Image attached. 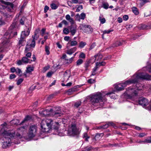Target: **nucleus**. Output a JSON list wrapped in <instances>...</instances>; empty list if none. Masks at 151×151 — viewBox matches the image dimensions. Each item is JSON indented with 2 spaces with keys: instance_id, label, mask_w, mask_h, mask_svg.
Segmentation results:
<instances>
[{
  "instance_id": "1",
  "label": "nucleus",
  "mask_w": 151,
  "mask_h": 151,
  "mask_svg": "<svg viewBox=\"0 0 151 151\" xmlns=\"http://www.w3.org/2000/svg\"><path fill=\"white\" fill-rule=\"evenodd\" d=\"M151 76L147 73H141L134 75L131 80L127 81L124 83L115 84L114 85L115 88L118 91L123 90L127 85L130 84L135 83L140 81L141 80L150 79Z\"/></svg>"
},
{
  "instance_id": "2",
  "label": "nucleus",
  "mask_w": 151,
  "mask_h": 151,
  "mask_svg": "<svg viewBox=\"0 0 151 151\" xmlns=\"http://www.w3.org/2000/svg\"><path fill=\"white\" fill-rule=\"evenodd\" d=\"M0 128V135L4 138L2 147L3 148H6L10 146L12 142V139L14 137V132L13 131L11 132L9 130H7L8 126L6 123L1 124Z\"/></svg>"
},
{
  "instance_id": "3",
  "label": "nucleus",
  "mask_w": 151,
  "mask_h": 151,
  "mask_svg": "<svg viewBox=\"0 0 151 151\" xmlns=\"http://www.w3.org/2000/svg\"><path fill=\"white\" fill-rule=\"evenodd\" d=\"M60 126L58 122H54L52 119L49 118L42 119L41 123L42 131L45 133L50 132L53 129L57 130Z\"/></svg>"
},
{
  "instance_id": "4",
  "label": "nucleus",
  "mask_w": 151,
  "mask_h": 151,
  "mask_svg": "<svg viewBox=\"0 0 151 151\" xmlns=\"http://www.w3.org/2000/svg\"><path fill=\"white\" fill-rule=\"evenodd\" d=\"M90 101L94 105L102 106L106 99L104 97L103 95L100 92H97L90 96Z\"/></svg>"
},
{
  "instance_id": "5",
  "label": "nucleus",
  "mask_w": 151,
  "mask_h": 151,
  "mask_svg": "<svg viewBox=\"0 0 151 151\" xmlns=\"http://www.w3.org/2000/svg\"><path fill=\"white\" fill-rule=\"evenodd\" d=\"M80 131L75 124H72L69 126L68 130V134L70 136H74L78 134Z\"/></svg>"
},
{
  "instance_id": "6",
  "label": "nucleus",
  "mask_w": 151,
  "mask_h": 151,
  "mask_svg": "<svg viewBox=\"0 0 151 151\" xmlns=\"http://www.w3.org/2000/svg\"><path fill=\"white\" fill-rule=\"evenodd\" d=\"M37 33L35 32V35L32 36L33 39L32 40H29L27 42V45L26 47L25 52H27L30 50L31 47H34L35 45V40H36L38 37H37Z\"/></svg>"
},
{
  "instance_id": "7",
  "label": "nucleus",
  "mask_w": 151,
  "mask_h": 151,
  "mask_svg": "<svg viewBox=\"0 0 151 151\" xmlns=\"http://www.w3.org/2000/svg\"><path fill=\"white\" fill-rule=\"evenodd\" d=\"M26 127L25 126L20 127L17 129L16 132L12 130L9 131L11 132L12 131L14 132V138H21L22 137L23 134L26 132Z\"/></svg>"
},
{
  "instance_id": "8",
  "label": "nucleus",
  "mask_w": 151,
  "mask_h": 151,
  "mask_svg": "<svg viewBox=\"0 0 151 151\" xmlns=\"http://www.w3.org/2000/svg\"><path fill=\"white\" fill-rule=\"evenodd\" d=\"M63 114V113L60 107H56L52 109V113L51 114V116L57 118L61 116Z\"/></svg>"
},
{
  "instance_id": "9",
  "label": "nucleus",
  "mask_w": 151,
  "mask_h": 151,
  "mask_svg": "<svg viewBox=\"0 0 151 151\" xmlns=\"http://www.w3.org/2000/svg\"><path fill=\"white\" fill-rule=\"evenodd\" d=\"M37 127L35 125H32L30 126L29 129L28 136L30 138L35 137L36 134Z\"/></svg>"
},
{
  "instance_id": "10",
  "label": "nucleus",
  "mask_w": 151,
  "mask_h": 151,
  "mask_svg": "<svg viewBox=\"0 0 151 151\" xmlns=\"http://www.w3.org/2000/svg\"><path fill=\"white\" fill-rule=\"evenodd\" d=\"M80 29L84 32L88 33L93 31V29L91 26L89 25H86L84 24H81L80 26Z\"/></svg>"
},
{
  "instance_id": "11",
  "label": "nucleus",
  "mask_w": 151,
  "mask_h": 151,
  "mask_svg": "<svg viewBox=\"0 0 151 151\" xmlns=\"http://www.w3.org/2000/svg\"><path fill=\"white\" fill-rule=\"evenodd\" d=\"M31 27L30 26L27 27L25 26L24 31L22 32L21 34V37L22 38H25L28 36L30 32Z\"/></svg>"
},
{
  "instance_id": "12",
  "label": "nucleus",
  "mask_w": 151,
  "mask_h": 151,
  "mask_svg": "<svg viewBox=\"0 0 151 151\" xmlns=\"http://www.w3.org/2000/svg\"><path fill=\"white\" fill-rule=\"evenodd\" d=\"M32 61V60L29 59L26 57H23L21 60H19L17 61V64L21 65L23 64H27L28 63H30Z\"/></svg>"
},
{
  "instance_id": "13",
  "label": "nucleus",
  "mask_w": 151,
  "mask_h": 151,
  "mask_svg": "<svg viewBox=\"0 0 151 151\" xmlns=\"http://www.w3.org/2000/svg\"><path fill=\"white\" fill-rule=\"evenodd\" d=\"M52 109H47L45 110H42L40 111L39 113L40 115L42 116H51V114L52 113Z\"/></svg>"
},
{
  "instance_id": "14",
  "label": "nucleus",
  "mask_w": 151,
  "mask_h": 151,
  "mask_svg": "<svg viewBox=\"0 0 151 151\" xmlns=\"http://www.w3.org/2000/svg\"><path fill=\"white\" fill-rule=\"evenodd\" d=\"M139 104L143 107L149 104V101L144 97L140 98L138 100Z\"/></svg>"
},
{
  "instance_id": "15",
  "label": "nucleus",
  "mask_w": 151,
  "mask_h": 151,
  "mask_svg": "<svg viewBox=\"0 0 151 151\" xmlns=\"http://www.w3.org/2000/svg\"><path fill=\"white\" fill-rule=\"evenodd\" d=\"M127 93L130 97L136 96L137 94V91L134 89L129 88V89L127 91Z\"/></svg>"
},
{
  "instance_id": "16",
  "label": "nucleus",
  "mask_w": 151,
  "mask_h": 151,
  "mask_svg": "<svg viewBox=\"0 0 151 151\" xmlns=\"http://www.w3.org/2000/svg\"><path fill=\"white\" fill-rule=\"evenodd\" d=\"M86 17V14L84 13H82L80 15L78 14L76 16V20L80 22L81 19H84Z\"/></svg>"
},
{
  "instance_id": "17",
  "label": "nucleus",
  "mask_w": 151,
  "mask_h": 151,
  "mask_svg": "<svg viewBox=\"0 0 151 151\" xmlns=\"http://www.w3.org/2000/svg\"><path fill=\"white\" fill-rule=\"evenodd\" d=\"M102 58V55L100 54H98L91 58V60H93V62L96 60L97 61L100 60Z\"/></svg>"
},
{
  "instance_id": "18",
  "label": "nucleus",
  "mask_w": 151,
  "mask_h": 151,
  "mask_svg": "<svg viewBox=\"0 0 151 151\" xmlns=\"http://www.w3.org/2000/svg\"><path fill=\"white\" fill-rule=\"evenodd\" d=\"M4 2V4L7 6L6 9L8 11H10L13 9L14 5L12 3L8 2Z\"/></svg>"
},
{
  "instance_id": "19",
  "label": "nucleus",
  "mask_w": 151,
  "mask_h": 151,
  "mask_svg": "<svg viewBox=\"0 0 151 151\" xmlns=\"http://www.w3.org/2000/svg\"><path fill=\"white\" fill-rule=\"evenodd\" d=\"M70 73L68 70L66 71L64 74V80L65 81H68L70 76Z\"/></svg>"
},
{
  "instance_id": "20",
  "label": "nucleus",
  "mask_w": 151,
  "mask_h": 151,
  "mask_svg": "<svg viewBox=\"0 0 151 151\" xmlns=\"http://www.w3.org/2000/svg\"><path fill=\"white\" fill-rule=\"evenodd\" d=\"M9 34L6 35V33H5L3 37L4 40L3 42V44H4L9 42Z\"/></svg>"
},
{
  "instance_id": "21",
  "label": "nucleus",
  "mask_w": 151,
  "mask_h": 151,
  "mask_svg": "<svg viewBox=\"0 0 151 151\" xmlns=\"http://www.w3.org/2000/svg\"><path fill=\"white\" fill-rule=\"evenodd\" d=\"M76 49L75 47L71 48L69 50H67L66 53L68 54L71 55L76 50Z\"/></svg>"
},
{
  "instance_id": "22",
  "label": "nucleus",
  "mask_w": 151,
  "mask_h": 151,
  "mask_svg": "<svg viewBox=\"0 0 151 151\" xmlns=\"http://www.w3.org/2000/svg\"><path fill=\"white\" fill-rule=\"evenodd\" d=\"M114 124L112 122H108L105 125H104L100 127V128H104L105 129L107 128L109 126H113Z\"/></svg>"
},
{
  "instance_id": "23",
  "label": "nucleus",
  "mask_w": 151,
  "mask_h": 151,
  "mask_svg": "<svg viewBox=\"0 0 151 151\" xmlns=\"http://www.w3.org/2000/svg\"><path fill=\"white\" fill-rule=\"evenodd\" d=\"M50 7L52 9L55 10L57 9L59 6L58 4H55L54 3H52L50 4Z\"/></svg>"
},
{
  "instance_id": "24",
  "label": "nucleus",
  "mask_w": 151,
  "mask_h": 151,
  "mask_svg": "<svg viewBox=\"0 0 151 151\" xmlns=\"http://www.w3.org/2000/svg\"><path fill=\"white\" fill-rule=\"evenodd\" d=\"M83 137L86 141H88V139L90 138V137L88 135L87 133H84L83 134Z\"/></svg>"
},
{
  "instance_id": "25",
  "label": "nucleus",
  "mask_w": 151,
  "mask_h": 151,
  "mask_svg": "<svg viewBox=\"0 0 151 151\" xmlns=\"http://www.w3.org/2000/svg\"><path fill=\"white\" fill-rule=\"evenodd\" d=\"M34 70V67L29 66L27 68L26 72L27 73H30Z\"/></svg>"
},
{
  "instance_id": "26",
  "label": "nucleus",
  "mask_w": 151,
  "mask_h": 151,
  "mask_svg": "<svg viewBox=\"0 0 151 151\" xmlns=\"http://www.w3.org/2000/svg\"><path fill=\"white\" fill-rule=\"evenodd\" d=\"M32 119L31 116L27 115L26 116L24 119L22 121V123H23L26 121L30 120Z\"/></svg>"
},
{
  "instance_id": "27",
  "label": "nucleus",
  "mask_w": 151,
  "mask_h": 151,
  "mask_svg": "<svg viewBox=\"0 0 151 151\" xmlns=\"http://www.w3.org/2000/svg\"><path fill=\"white\" fill-rule=\"evenodd\" d=\"M132 10L133 12L136 15H137L139 13V12L137 9L135 7L132 8Z\"/></svg>"
},
{
  "instance_id": "28",
  "label": "nucleus",
  "mask_w": 151,
  "mask_h": 151,
  "mask_svg": "<svg viewBox=\"0 0 151 151\" xmlns=\"http://www.w3.org/2000/svg\"><path fill=\"white\" fill-rule=\"evenodd\" d=\"M147 26L145 24H141L138 26V28L140 29H144L147 28Z\"/></svg>"
},
{
  "instance_id": "29",
  "label": "nucleus",
  "mask_w": 151,
  "mask_h": 151,
  "mask_svg": "<svg viewBox=\"0 0 151 151\" xmlns=\"http://www.w3.org/2000/svg\"><path fill=\"white\" fill-rule=\"evenodd\" d=\"M106 64V63L105 62H97L96 63V66H97L98 68L101 66H104Z\"/></svg>"
},
{
  "instance_id": "30",
  "label": "nucleus",
  "mask_w": 151,
  "mask_h": 151,
  "mask_svg": "<svg viewBox=\"0 0 151 151\" xmlns=\"http://www.w3.org/2000/svg\"><path fill=\"white\" fill-rule=\"evenodd\" d=\"M76 32V28L72 27L70 29V32L72 35H74Z\"/></svg>"
},
{
  "instance_id": "31",
  "label": "nucleus",
  "mask_w": 151,
  "mask_h": 151,
  "mask_svg": "<svg viewBox=\"0 0 151 151\" xmlns=\"http://www.w3.org/2000/svg\"><path fill=\"white\" fill-rule=\"evenodd\" d=\"M10 123L11 124H17L19 123V121L18 119H16L12 120L10 122Z\"/></svg>"
},
{
  "instance_id": "32",
  "label": "nucleus",
  "mask_w": 151,
  "mask_h": 151,
  "mask_svg": "<svg viewBox=\"0 0 151 151\" xmlns=\"http://www.w3.org/2000/svg\"><path fill=\"white\" fill-rule=\"evenodd\" d=\"M24 38H21H21L20 40L19 41V45L20 46H21L22 45H23V43L24 42Z\"/></svg>"
},
{
  "instance_id": "33",
  "label": "nucleus",
  "mask_w": 151,
  "mask_h": 151,
  "mask_svg": "<svg viewBox=\"0 0 151 151\" xmlns=\"http://www.w3.org/2000/svg\"><path fill=\"white\" fill-rule=\"evenodd\" d=\"M136 87L137 88V90H141L143 88V86L142 85H140L139 83H137L136 84Z\"/></svg>"
},
{
  "instance_id": "34",
  "label": "nucleus",
  "mask_w": 151,
  "mask_h": 151,
  "mask_svg": "<svg viewBox=\"0 0 151 151\" xmlns=\"http://www.w3.org/2000/svg\"><path fill=\"white\" fill-rule=\"evenodd\" d=\"M76 89L75 88H72L69 89L67 92V93L68 95L71 94L73 92L75 91Z\"/></svg>"
},
{
  "instance_id": "35",
  "label": "nucleus",
  "mask_w": 151,
  "mask_h": 151,
  "mask_svg": "<svg viewBox=\"0 0 151 151\" xmlns=\"http://www.w3.org/2000/svg\"><path fill=\"white\" fill-rule=\"evenodd\" d=\"M109 4L106 2L104 3L102 5V7L105 9H107L109 8Z\"/></svg>"
},
{
  "instance_id": "36",
  "label": "nucleus",
  "mask_w": 151,
  "mask_h": 151,
  "mask_svg": "<svg viewBox=\"0 0 151 151\" xmlns=\"http://www.w3.org/2000/svg\"><path fill=\"white\" fill-rule=\"evenodd\" d=\"M74 57H71L70 59H65V60H66V62L67 63L70 64L72 63V61L73 60V59H74Z\"/></svg>"
},
{
  "instance_id": "37",
  "label": "nucleus",
  "mask_w": 151,
  "mask_h": 151,
  "mask_svg": "<svg viewBox=\"0 0 151 151\" xmlns=\"http://www.w3.org/2000/svg\"><path fill=\"white\" fill-rule=\"evenodd\" d=\"M86 45V43L85 42H81L79 43V47L80 48H83Z\"/></svg>"
},
{
  "instance_id": "38",
  "label": "nucleus",
  "mask_w": 151,
  "mask_h": 151,
  "mask_svg": "<svg viewBox=\"0 0 151 151\" xmlns=\"http://www.w3.org/2000/svg\"><path fill=\"white\" fill-rule=\"evenodd\" d=\"M83 62V60L81 59H79L76 61V65L79 66Z\"/></svg>"
},
{
  "instance_id": "39",
  "label": "nucleus",
  "mask_w": 151,
  "mask_h": 151,
  "mask_svg": "<svg viewBox=\"0 0 151 151\" xmlns=\"http://www.w3.org/2000/svg\"><path fill=\"white\" fill-rule=\"evenodd\" d=\"M78 44L77 41L75 40H73L70 41V45L72 46H74L77 45Z\"/></svg>"
},
{
  "instance_id": "40",
  "label": "nucleus",
  "mask_w": 151,
  "mask_h": 151,
  "mask_svg": "<svg viewBox=\"0 0 151 151\" xmlns=\"http://www.w3.org/2000/svg\"><path fill=\"white\" fill-rule=\"evenodd\" d=\"M50 47L49 46H46L45 47V51L46 53V54L47 55H49L50 53V52L49 51L50 50Z\"/></svg>"
},
{
  "instance_id": "41",
  "label": "nucleus",
  "mask_w": 151,
  "mask_h": 151,
  "mask_svg": "<svg viewBox=\"0 0 151 151\" xmlns=\"http://www.w3.org/2000/svg\"><path fill=\"white\" fill-rule=\"evenodd\" d=\"M16 72L17 74L19 75V76H21L22 71L20 69L18 68H17L16 71Z\"/></svg>"
},
{
  "instance_id": "42",
  "label": "nucleus",
  "mask_w": 151,
  "mask_h": 151,
  "mask_svg": "<svg viewBox=\"0 0 151 151\" xmlns=\"http://www.w3.org/2000/svg\"><path fill=\"white\" fill-rule=\"evenodd\" d=\"M79 57L83 59H85L86 57V55L83 52H81L80 53Z\"/></svg>"
},
{
  "instance_id": "43",
  "label": "nucleus",
  "mask_w": 151,
  "mask_h": 151,
  "mask_svg": "<svg viewBox=\"0 0 151 151\" xmlns=\"http://www.w3.org/2000/svg\"><path fill=\"white\" fill-rule=\"evenodd\" d=\"M63 33L65 35L68 34L69 32V31L68 29L65 28L63 30Z\"/></svg>"
},
{
  "instance_id": "44",
  "label": "nucleus",
  "mask_w": 151,
  "mask_h": 151,
  "mask_svg": "<svg viewBox=\"0 0 151 151\" xmlns=\"http://www.w3.org/2000/svg\"><path fill=\"white\" fill-rule=\"evenodd\" d=\"M99 20L101 24H104L106 20L104 18H101V17H99Z\"/></svg>"
},
{
  "instance_id": "45",
  "label": "nucleus",
  "mask_w": 151,
  "mask_h": 151,
  "mask_svg": "<svg viewBox=\"0 0 151 151\" xmlns=\"http://www.w3.org/2000/svg\"><path fill=\"white\" fill-rule=\"evenodd\" d=\"M147 2V0H141V2L140 3V6H142L145 3Z\"/></svg>"
},
{
  "instance_id": "46",
  "label": "nucleus",
  "mask_w": 151,
  "mask_h": 151,
  "mask_svg": "<svg viewBox=\"0 0 151 151\" xmlns=\"http://www.w3.org/2000/svg\"><path fill=\"white\" fill-rule=\"evenodd\" d=\"M90 63L88 62H87L85 64V70H88V68L89 66Z\"/></svg>"
},
{
  "instance_id": "47",
  "label": "nucleus",
  "mask_w": 151,
  "mask_h": 151,
  "mask_svg": "<svg viewBox=\"0 0 151 151\" xmlns=\"http://www.w3.org/2000/svg\"><path fill=\"white\" fill-rule=\"evenodd\" d=\"M93 150L92 147H87L85 149V151H91Z\"/></svg>"
},
{
  "instance_id": "48",
  "label": "nucleus",
  "mask_w": 151,
  "mask_h": 151,
  "mask_svg": "<svg viewBox=\"0 0 151 151\" xmlns=\"http://www.w3.org/2000/svg\"><path fill=\"white\" fill-rule=\"evenodd\" d=\"M82 9L83 6L81 5H79L76 9V12H79Z\"/></svg>"
},
{
  "instance_id": "49",
  "label": "nucleus",
  "mask_w": 151,
  "mask_h": 151,
  "mask_svg": "<svg viewBox=\"0 0 151 151\" xmlns=\"http://www.w3.org/2000/svg\"><path fill=\"white\" fill-rule=\"evenodd\" d=\"M23 79L22 78H20L18 79L17 82V85H19L23 81Z\"/></svg>"
},
{
  "instance_id": "50",
  "label": "nucleus",
  "mask_w": 151,
  "mask_h": 151,
  "mask_svg": "<svg viewBox=\"0 0 151 151\" xmlns=\"http://www.w3.org/2000/svg\"><path fill=\"white\" fill-rule=\"evenodd\" d=\"M112 31H113V30H112V29H109V30H104L103 32V33H104V34H106V33H107V34H109L110 32H112Z\"/></svg>"
},
{
  "instance_id": "51",
  "label": "nucleus",
  "mask_w": 151,
  "mask_h": 151,
  "mask_svg": "<svg viewBox=\"0 0 151 151\" xmlns=\"http://www.w3.org/2000/svg\"><path fill=\"white\" fill-rule=\"evenodd\" d=\"M25 20V18L23 17L21 18L20 20V23L22 25H24V21Z\"/></svg>"
},
{
  "instance_id": "52",
  "label": "nucleus",
  "mask_w": 151,
  "mask_h": 151,
  "mask_svg": "<svg viewBox=\"0 0 151 151\" xmlns=\"http://www.w3.org/2000/svg\"><path fill=\"white\" fill-rule=\"evenodd\" d=\"M25 52L27 53L25 55L26 57L28 58H29L30 57L31 55V53L30 52H26L25 51Z\"/></svg>"
},
{
  "instance_id": "53",
  "label": "nucleus",
  "mask_w": 151,
  "mask_h": 151,
  "mask_svg": "<svg viewBox=\"0 0 151 151\" xmlns=\"http://www.w3.org/2000/svg\"><path fill=\"white\" fill-rule=\"evenodd\" d=\"M81 104V102L80 101H78L75 103V106L76 107H79Z\"/></svg>"
},
{
  "instance_id": "54",
  "label": "nucleus",
  "mask_w": 151,
  "mask_h": 151,
  "mask_svg": "<svg viewBox=\"0 0 151 151\" xmlns=\"http://www.w3.org/2000/svg\"><path fill=\"white\" fill-rule=\"evenodd\" d=\"M88 82L89 83H92L95 82V81L94 79L91 78L88 80Z\"/></svg>"
},
{
  "instance_id": "55",
  "label": "nucleus",
  "mask_w": 151,
  "mask_h": 151,
  "mask_svg": "<svg viewBox=\"0 0 151 151\" xmlns=\"http://www.w3.org/2000/svg\"><path fill=\"white\" fill-rule=\"evenodd\" d=\"M129 17L127 15H124L123 17V19L124 20L127 21Z\"/></svg>"
},
{
  "instance_id": "56",
  "label": "nucleus",
  "mask_w": 151,
  "mask_h": 151,
  "mask_svg": "<svg viewBox=\"0 0 151 151\" xmlns=\"http://www.w3.org/2000/svg\"><path fill=\"white\" fill-rule=\"evenodd\" d=\"M49 7L47 6H45V7L44 9V12L45 13H46L47 11L49 10Z\"/></svg>"
},
{
  "instance_id": "57",
  "label": "nucleus",
  "mask_w": 151,
  "mask_h": 151,
  "mask_svg": "<svg viewBox=\"0 0 151 151\" xmlns=\"http://www.w3.org/2000/svg\"><path fill=\"white\" fill-rule=\"evenodd\" d=\"M52 74V72H49L47 73V76L48 77H50L51 76Z\"/></svg>"
},
{
  "instance_id": "58",
  "label": "nucleus",
  "mask_w": 151,
  "mask_h": 151,
  "mask_svg": "<svg viewBox=\"0 0 151 151\" xmlns=\"http://www.w3.org/2000/svg\"><path fill=\"white\" fill-rule=\"evenodd\" d=\"M141 142H145L147 143H151V138L150 139H145L144 141H142Z\"/></svg>"
},
{
  "instance_id": "59",
  "label": "nucleus",
  "mask_w": 151,
  "mask_h": 151,
  "mask_svg": "<svg viewBox=\"0 0 151 151\" xmlns=\"http://www.w3.org/2000/svg\"><path fill=\"white\" fill-rule=\"evenodd\" d=\"M68 21L71 24H73L74 23V21L72 18H71Z\"/></svg>"
},
{
  "instance_id": "60",
  "label": "nucleus",
  "mask_w": 151,
  "mask_h": 151,
  "mask_svg": "<svg viewBox=\"0 0 151 151\" xmlns=\"http://www.w3.org/2000/svg\"><path fill=\"white\" fill-rule=\"evenodd\" d=\"M79 0H71L72 2L74 4H77L79 3Z\"/></svg>"
},
{
  "instance_id": "61",
  "label": "nucleus",
  "mask_w": 151,
  "mask_h": 151,
  "mask_svg": "<svg viewBox=\"0 0 151 151\" xmlns=\"http://www.w3.org/2000/svg\"><path fill=\"white\" fill-rule=\"evenodd\" d=\"M146 135V134L144 133H141L139 134V137H143Z\"/></svg>"
},
{
  "instance_id": "62",
  "label": "nucleus",
  "mask_w": 151,
  "mask_h": 151,
  "mask_svg": "<svg viewBox=\"0 0 151 151\" xmlns=\"http://www.w3.org/2000/svg\"><path fill=\"white\" fill-rule=\"evenodd\" d=\"M45 29H42L41 30V35L42 36H43L45 34Z\"/></svg>"
},
{
  "instance_id": "63",
  "label": "nucleus",
  "mask_w": 151,
  "mask_h": 151,
  "mask_svg": "<svg viewBox=\"0 0 151 151\" xmlns=\"http://www.w3.org/2000/svg\"><path fill=\"white\" fill-rule=\"evenodd\" d=\"M16 77V76L14 74H11L10 76V78L11 79H12L15 78Z\"/></svg>"
},
{
  "instance_id": "64",
  "label": "nucleus",
  "mask_w": 151,
  "mask_h": 151,
  "mask_svg": "<svg viewBox=\"0 0 151 151\" xmlns=\"http://www.w3.org/2000/svg\"><path fill=\"white\" fill-rule=\"evenodd\" d=\"M70 18V16L69 14H67L65 16V18L67 20H68Z\"/></svg>"
}]
</instances>
